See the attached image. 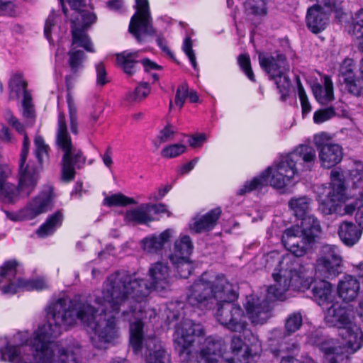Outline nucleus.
<instances>
[{"instance_id": "nucleus-6", "label": "nucleus", "mask_w": 363, "mask_h": 363, "mask_svg": "<svg viewBox=\"0 0 363 363\" xmlns=\"http://www.w3.org/2000/svg\"><path fill=\"white\" fill-rule=\"evenodd\" d=\"M309 225L305 221L300 225H292L282 234L281 243L295 257L304 256L321 233V230L317 228L318 225Z\"/></svg>"}, {"instance_id": "nucleus-5", "label": "nucleus", "mask_w": 363, "mask_h": 363, "mask_svg": "<svg viewBox=\"0 0 363 363\" xmlns=\"http://www.w3.org/2000/svg\"><path fill=\"white\" fill-rule=\"evenodd\" d=\"M57 145L63 151L61 160V178L65 182L74 180L76 169H80L85 165L86 157L82 150H74L72 138L68 133L65 114L59 112L57 116Z\"/></svg>"}, {"instance_id": "nucleus-9", "label": "nucleus", "mask_w": 363, "mask_h": 363, "mask_svg": "<svg viewBox=\"0 0 363 363\" xmlns=\"http://www.w3.org/2000/svg\"><path fill=\"white\" fill-rule=\"evenodd\" d=\"M275 284L268 286L267 298L270 301L283 300L286 292L290 289L298 291L300 273L297 270H290L288 278L283 279L279 273H273Z\"/></svg>"}, {"instance_id": "nucleus-29", "label": "nucleus", "mask_w": 363, "mask_h": 363, "mask_svg": "<svg viewBox=\"0 0 363 363\" xmlns=\"http://www.w3.org/2000/svg\"><path fill=\"white\" fill-rule=\"evenodd\" d=\"M227 350L224 340L218 335H211L206 338L204 346L201 349L202 354H206L216 362L218 357H223Z\"/></svg>"}, {"instance_id": "nucleus-1", "label": "nucleus", "mask_w": 363, "mask_h": 363, "mask_svg": "<svg viewBox=\"0 0 363 363\" xmlns=\"http://www.w3.org/2000/svg\"><path fill=\"white\" fill-rule=\"evenodd\" d=\"M107 286L104 291V300L108 303L110 313L105 325L94 326L95 336L91 337L92 345L99 350L106 349L114 345L120 336L117 325L118 319L130 322L138 304V312L143 313L149 294L146 281L135 277L128 271H117L107 278Z\"/></svg>"}, {"instance_id": "nucleus-63", "label": "nucleus", "mask_w": 363, "mask_h": 363, "mask_svg": "<svg viewBox=\"0 0 363 363\" xmlns=\"http://www.w3.org/2000/svg\"><path fill=\"white\" fill-rule=\"evenodd\" d=\"M0 12L3 16L14 18L18 16L17 6L12 1H1L0 3Z\"/></svg>"}, {"instance_id": "nucleus-62", "label": "nucleus", "mask_w": 363, "mask_h": 363, "mask_svg": "<svg viewBox=\"0 0 363 363\" xmlns=\"http://www.w3.org/2000/svg\"><path fill=\"white\" fill-rule=\"evenodd\" d=\"M250 9L255 16H266L267 14V0H250Z\"/></svg>"}, {"instance_id": "nucleus-12", "label": "nucleus", "mask_w": 363, "mask_h": 363, "mask_svg": "<svg viewBox=\"0 0 363 363\" xmlns=\"http://www.w3.org/2000/svg\"><path fill=\"white\" fill-rule=\"evenodd\" d=\"M289 157H282L277 164L274 171L269 177L270 185L277 189L284 188L298 173L297 168H294V160Z\"/></svg>"}, {"instance_id": "nucleus-55", "label": "nucleus", "mask_w": 363, "mask_h": 363, "mask_svg": "<svg viewBox=\"0 0 363 363\" xmlns=\"http://www.w3.org/2000/svg\"><path fill=\"white\" fill-rule=\"evenodd\" d=\"M8 283L1 287L3 294L14 295L21 291L24 290L23 278L8 279Z\"/></svg>"}, {"instance_id": "nucleus-43", "label": "nucleus", "mask_w": 363, "mask_h": 363, "mask_svg": "<svg viewBox=\"0 0 363 363\" xmlns=\"http://www.w3.org/2000/svg\"><path fill=\"white\" fill-rule=\"evenodd\" d=\"M176 273L182 279H187L194 270L193 263L190 258L185 257L177 259V260H170Z\"/></svg>"}, {"instance_id": "nucleus-27", "label": "nucleus", "mask_w": 363, "mask_h": 363, "mask_svg": "<svg viewBox=\"0 0 363 363\" xmlns=\"http://www.w3.org/2000/svg\"><path fill=\"white\" fill-rule=\"evenodd\" d=\"M29 149L22 148L19 161L20 186H33L37 184L38 171L36 167L26 164Z\"/></svg>"}, {"instance_id": "nucleus-54", "label": "nucleus", "mask_w": 363, "mask_h": 363, "mask_svg": "<svg viewBox=\"0 0 363 363\" xmlns=\"http://www.w3.org/2000/svg\"><path fill=\"white\" fill-rule=\"evenodd\" d=\"M238 63L240 69L252 82H256L255 76L252 69L250 57L247 53L240 54L238 57Z\"/></svg>"}, {"instance_id": "nucleus-46", "label": "nucleus", "mask_w": 363, "mask_h": 363, "mask_svg": "<svg viewBox=\"0 0 363 363\" xmlns=\"http://www.w3.org/2000/svg\"><path fill=\"white\" fill-rule=\"evenodd\" d=\"M303 324V317L300 312L290 313L285 320V330L287 335H291L298 330Z\"/></svg>"}, {"instance_id": "nucleus-13", "label": "nucleus", "mask_w": 363, "mask_h": 363, "mask_svg": "<svg viewBox=\"0 0 363 363\" xmlns=\"http://www.w3.org/2000/svg\"><path fill=\"white\" fill-rule=\"evenodd\" d=\"M261 68L268 74L269 79L280 78L289 70V65L286 56L279 51L274 55L259 56Z\"/></svg>"}, {"instance_id": "nucleus-35", "label": "nucleus", "mask_w": 363, "mask_h": 363, "mask_svg": "<svg viewBox=\"0 0 363 363\" xmlns=\"http://www.w3.org/2000/svg\"><path fill=\"white\" fill-rule=\"evenodd\" d=\"M245 311L252 323L263 324L269 312V307L266 302L255 303L253 301H247Z\"/></svg>"}, {"instance_id": "nucleus-38", "label": "nucleus", "mask_w": 363, "mask_h": 363, "mask_svg": "<svg viewBox=\"0 0 363 363\" xmlns=\"http://www.w3.org/2000/svg\"><path fill=\"white\" fill-rule=\"evenodd\" d=\"M151 215L148 211L143 208V204L138 208L126 211L125 220L127 223H135L137 224H148L150 222L158 220Z\"/></svg>"}, {"instance_id": "nucleus-50", "label": "nucleus", "mask_w": 363, "mask_h": 363, "mask_svg": "<svg viewBox=\"0 0 363 363\" xmlns=\"http://www.w3.org/2000/svg\"><path fill=\"white\" fill-rule=\"evenodd\" d=\"M330 186L328 189L338 193L346 194V186L343 175L340 171L333 169L330 172Z\"/></svg>"}, {"instance_id": "nucleus-49", "label": "nucleus", "mask_w": 363, "mask_h": 363, "mask_svg": "<svg viewBox=\"0 0 363 363\" xmlns=\"http://www.w3.org/2000/svg\"><path fill=\"white\" fill-rule=\"evenodd\" d=\"M35 155L39 165L42 166L44 161L48 160L50 147L45 144L43 137L38 136L35 138Z\"/></svg>"}, {"instance_id": "nucleus-48", "label": "nucleus", "mask_w": 363, "mask_h": 363, "mask_svg": "<svg viewBox=\"0 0 363 363\" xmlns=\"http://www.w3.org/2000/svg\"><path fill=\"white\" fill-rule=\"evenodd\" d=\"M61 21V14L59 11L56 12L55 9H52L45 20L44 25V35L45 38L50 42L52 40V28Z\"/></svg>"}, {"instance_id": "nucleus-24", "label": "nucleus", "mask_w": 363, "mask_h": 363, "mask_svg": "<svg viewBox=\"0 0 363 363\" xmlns=\"http://www.w3.org/2000/svg\"><path fill=\"white\" fill-rule=\"evenodd\" d=\"M337 234L342 242L351 247L359 241L362 229L352 221L344 220L338 225Z\"/></svg>"}, {"instance_id": "nucleus-19", "label": "nucleus", "mask_w": 363, "mask_h": 363, "mask_svg": "<svg viewBox=\"0 0 363 363\" xmlns=\"http://www.w3.org/2000/svg\"><path fill=\"white\" fill-rule=\"evenodd\" d=\"M339 335L344 340L345 347L350 353L353 354L363 345V332L360 327L352 321L339 330Z\"/></svg>"}, {"instance_id": "nucleus-61", "label": "nucleus", "mask_w": 363, "mask_h": 363, "mask_svg": "<svg viewBox=\"0 0 363 363\" xmlns=\"http://www.w3.org/2000/svg\"><path fill=\"white\" fill-rule=\"evenodd\" d=\"M182 50L188 57L191 65H192L194 69L197 67V63L196 60V55L194 51L193 50V43L191 38L190 36H186L184 39L183 45H182Z\"/></svg>"}, {"instance_id": "nucleus-20", "label": "nucleus", "mask_w": 363, "mask_h": 363, "mask_svg": "<svg viewBox=\"0 0 363 363\" xmlns=\"http://www.w3.org/2000/svg\"><path fill=\"white\" fill-rule=\"evenodd\" d=\"M347 194L327 189L325 195L319 196L318 211L325 216L337 213L347 200Z\"/></svg>"}, {"instance_id": "nucleus-25", "label": "nucleus", "mask_w": 363, "mask_h": 363, "mask_svg": "<svg viewBox=\"0 0 363 363\" xmlns=\"http://www.w3.org/2000/svg\"><path fill=\"white\" fill-rule=\"evenodd\" d=\"M145 360L146 363H170V358L161 342L155 338L146 342Z\"/></svg>"}, {"instance_id": "nucleus-60", "label": "nucleus", "mask_w": 363, "mask_h": 363, "mask_svg": "<svg viewBox=\"0 0 363 363\" xmlns=\"http://www.w3.org/2000/svg\"><path fill=\"white\" fill-rule=\"evenodd\" d=\"M314 1L315 4H320L322 6L327 8L330 12L333 11L335 13V17L340 18L343 14L342 8L337 3L336 0H310Z\"/></svg>"}, {"instance_id": "nucleus-53", "label": "nucleus", "mask_w": 363, "mask_h": 363, "mask_svg": "<svg viewBox=\"0 0 363 363\" xmlns=\"http://www.w3.org/2000/svg\"><path fill=\"white\" fill-rule=\"evenodd\" d=\"M350 178L353 188H363V162L358 161L354 163L353 167L350 170Z\"/></svg>"}, {"instance_id": "nucleus-3", "label": "nucleus", "mask_w": 363, "mask_h": 363, "mask_svg": "<svg viewBox=\"0 0 363 363\" xmlns=\"http://www.w3.org/2000/svg\"><path fill=\"white\" fill-rule=\"evenodd\" d=\"M238 298V294L225 274L203 272L189 288L186 300L193 307H199L211 298L217 300L216 320L228 330L242 333L247 323L242 308L233 303Z\"/></svg>"}, {"instance_id": "nucleus-57", "label": "nucleus", "mask_w": 363, "mask_h": 363, "mask_svg": "<svg viewBox=\"0 0 363 363\" xmlns=\"http://www.w3.org/2000/svg\"><path fill=\"white\" fill-rule=\"evenodd\" d=\"M23 284L24 290L27 291H41L47 289L48 287L45 279L43 277H38L30 279L23 278Z\"/></svg>"}, {"instance_id": "nucleus-52", "label": "nucleus", "mask_w": 363, "mask_h": 363, "mask_svg": "<svg viewBox=\"0 0 363 363\" xmlns=\"http://www.w3.org/2000/svg\"><path fill=\"white\" fill-rule=\"evenodd\" d=\"M67 103L69 111L70 130L73 134L77 135L78 133L77 111L70 93H68L67 95Z\"/></svg>"}, {"instance_id": "nucleus-26", "label": "nucleus", "mask_w": 363, "mask_h": 363, "mask_svg": "<svg viewBox=\"0 0 363 363\" xmlns=\"http://www.w3.org/2000/svg\"><path fill=\"white\" fill-rule=\"evenodd\" d=\"M36 184L33 186H20V178L18 179V184L17 186L8 182L4 184H0V201L6 204H13L19 199L21 191H25L28 196L33 191Z\"/></svg>"}, {"instance_id": "nucleus-56", "label": "nucleus", "mask_w": 363, "mask_h": 363, "mask_svg": "<svg viewBox=\"0 0 363 363\" xmlns=\"http://www.w3.org/2000/svg\"><path fill=\"white\" fill-rule=\"evenodd\" d=\"M186 150V147L184 145L175 143L164 147L161 151V155L164 158H174L184 153Z\"/></svg>"}, {"instance_id": "nucleus-32", "label": "nucleus", "mask_w": 363, "mask_h": 363, "mask_svg": "<svg viewBox=\"0 0 363 363\" xmlns=\"http://www.w3.org/2000/svg\"><path fill=\"white\" fill-rule=\"evenodd\" d=\"M170 237V229H166L159 235L153 234L145 237L142 240L143 250L149 253H157L169 242Z\"/></svg>"}, {"instance_id": "nucleus-18", "label": "nucleus", "mask_w": 363, "mask_h": 363, "mask_svg": "<svg viewBox=\"0 0 363 363\" xmlns=\"http://www.w3.org/2000/svg\"><path fill=\"white\" fill-rule=\"evenodd\" d=\"M320 167L331 169L341 162L343 158L342 146L336 143H323L317 146Z\"/></svg>"}, {"instance_id": "nucleus-64", "label": "nucleus", "mask_w": 363, "mask_h": 363, "mask_svg": "<svg viewBox=\"0 0 363 363\" xmlns=\"http://www.w3.org/2000/svg\"><path fill=\"white\" fill-rule=\"evenodd\" d=\"M174 134V126L170 122H167L166 125L159 132L157 140L160 143H164L172 139Z\"/></svg>"}, {"instance_id": "nucleus-31", "label": "nucleus", "mask_w": 363, "mask_h": 363, "mask_svg": "<svg viewBox=\"0 0 363 363\" xmlns=\"http://www.w3.org/2000/svg\"><path fill=\"white\" fill-rule=\"evenodd\" d=\"M340 74L343 83L347 91L355 96L363 95V78L361 72V79L357 78L350 67H342Z\"/></svg>"}, {"instance_id": "nucleus-45", "label": "nucleus", "mask_w": 363, "mask_h": 363, "mask_svg": "<svg viewBox=\"0 0 363 363\" xmlns=\"http://www.w3.org/2000/svg\"><path fill=\"white\" fill-rule=\"evenodd\" d=\"M350 33L359 40L358 48L363 52V9H359L353 18L352 29Z\"/></svg>"}, {"instance_id": "nucleus-4", "label": "nucleus", "mask_w": 363, "mask_h": 363, "mask_svg": "<svg viewBox=\"0 0 363 363\" xmlns=\"http://www.w3.org/2000/svg\"><path fill=\"white\" fill-rule=\"evenodd\" d=\"M315 274L323 279L307 277L300 274L298 291L311 290L314 301L324 308L335 300L333 285L325 279H332L342 270V258L339 247L334 245H325L321 247L320 256L315 267Z\"/></svg>"}, {"instance_id": "nucleus-37", "label": "nucleus", "mask_w": 363, "mask_h": 363, "mask_svg": "<svg viewBox=\"0 0 363 363\" xmlns=\"http://www.w3.org/2000/svg\"><path fill=\"white\" fill-rule=\"evenodd\" d=\"M72 13L71 14L70 21L76 18L79 21H86L90 16L97 19L96 14L89 10V6L86 3V0H67Z\"/></svg>"}, {"instance_id": "nucleus-15", "label": "nucleus", "mask_w": 363, "mask_h": 363, "mask_svg": "<svg viewBox=\"0 0 363 363\" xmlns=\"http://www.w3.org/2000/svg\"><path fill=\"white\" fill-rule=\"evenodd\" d=\"M330 13L320 4L309 6L306 14V25L309 31L318 34L325 30L330 23Z\"/></svg>"}, {"instance_id": "nucleus-51", "label": "nucleus", "mask_w": 363, "mask_h": 363, "mask_svg": "<svg viewBox=\"0 0 363 363\" xmlns=\"http://www.w3.org/2000/svg\"><path fill=\"white\" fill-rule=\"evenodd\" d=\"M270 79L275 82L277 88L281 94L280 100L286 101L290 95L291 79L289 77L284 73L282 77Z\"/></svg>"}, {"instance_id": "nucleus-2", "label": "nucleus", "mask_w": 363, "mask_h": 363, "mask_svg": "<svg viewBox=\"0 0 363 363\" xmlns=\"http://www.w3.org/2000/svg\"><path fill=\"white\" fill-rule=\"evenodd\" d=\"M98 309L86 302H79L60 297L50 303L46 308L47 323L38 327L33 337L26 341L31 350L40 354V363H67L69 353L62 347L56 356L50 347L52 338L62 333V328L67 330L79 320L84 325L93 328L96 324Z\"/></svg>"}, {"instance_id": "nucleus-11", "label": "nucleus", "mask_w": 363, "mask_h": 363, "mask_svg": "<svg viewBox=\"0 0 363 363\" xmlns=\"http://www.w3.org/2000/svg\"><path fill=\"white\" fill-rule=\"evenodd\" d=\"M97 19L90 16L86 21H79L77 18H73L70 22L72 45L83 48L86 51L94 52L92 42L87 34V29L94 24Z\"/></svg>"}, {"instance_id": "nucleus-30", "label": "nucleus", "mask_w": 363, "mask_h": 363, "mask_svg": "<svg viewBox=\"0 0 363 363\" xmlns=\"http://www.w3.org/2000/svg\"><path fill=\"white\" fill-rule=\"evenodd\" d=\"M271 173L272 167H268L258 176L253 177L251 180L246 181L238 190L237 195L244 196L253 191L262 190L264 187L267 186Z\"/></svg>"}, {"instance_id": "nucleus-41", "label": "nucleus", "mask_w": 363, "mask_h": 363, "mask_svg": "<svg viewBox=\"0 0 363 363\" xmlns=\"http://www.w3.org/2000/svg\"><path fill=\"white\" fill-rule=\"evenodd\" d=\"M151 88L148 82H140L134 91L126 93L125 99L129 103L140 102L150 94Z\"/></svg>"}, {"instance_id": "nucleus-23", "label": "nucleus", "mask_w": 363, "mask_h": 363, "mask_svg": "<svg viewBox=\"0 0 363 363\" xmlns=\"http://www.w3.org/2000/svg\"><path fill=\"white\" fill-rule=\"evenodd\" d=\"M139 51L125 50L116 54V65L128 76L134 75L139 70Z\"/></svg>"}, {"instance_id": "nucleus-28", "label": "nucleus", "mask_w": 363, "mask_h": 363, "mask_svg": "<svg viewBox=\"0 0 363 363\" xmlns=\"http://www.w3.org/2000/svg\"><path fill=\"white\" fill-rule=\"evenodd\" d=\"M294 160V168H296V163L298 160H301L303 168L306 170L311 171L316 161V152L315 149L308 145H300L294 152L290 153L284 157H289Z\"/></svg>"}, {"instance_id": "nucleus-34", "label": "nucleus", "mask_w": 363, "mask_h": 363, "mask_svg": "<svg viewBox=\"0 0 363 363\" xmlns=\"http://www.w3.org/2000/svg\"><path fill=\"white\" fill-rule=\"evenodd\" d=\"M194 250V244L189 235H183L174 242L173 252L169 255V260H177L180 257L189 258Z\"/></svg>"}, {"instance_id": "nucleus-44", "label": "nucleus", "mask_w": 363, "mask_h": 363, "mask_svg": "<svg viewBox=\"0 0 363 363\" xmlns=\"http://www.w3.org/2000/svg\"><path fill=\"white\" fill-rule=\"evenodd\" d=\"M136 203L137 202L133 198L128 197L121 193L114 194L109 196H106L103 201V204L108 207H123Z\"/></svg>"}, {"instance_id": "nucleus-22", "label": "nucleus", "mask_w": 363, "mask_h": 363, "mask_svg": "<svg viewBox=\"0 0 363 363\" xmlns=\"http://www.w3.org/2000/svg\"><path fill=\"white\" fill-rule=\"evenodd\" d=\"M360 291L359 281L352 275H345L338 282L337 292L344 302L354 301Z\"/></svg>"}, {"instance_id": "nucleus-47", "label": "nucleus", "mask_w": 363, "mask_h": 363, "mask_svg": "<svg viewBox=\"0 0 363 363\" xmlns=\"http://www.w3.org/2000/svg\"><path fill=\"white\" fill-rule=\"evenodd\" d=\"M68 65L72 73L77 74L79 69L83 67V62L86 57L81 50H69L68 52Z\"/></svg>"}, {"instance_id": "nucleus-39", "label": "nucleus", "mask_w": 363, "mask_h": 363, "mask_svg": "<svg viewBox=\"0 0 363 363\" xmlns=\"http://www.w3.org/2000/svg\"><path fill=\"white\" fill-rule=\"evenodd\" d=\"M169 271L168 266L162 262H158L152 264L149 270L152 286L155 288L160 283H166Z\"/></svg>"}, {"instance_id": "nucleus-17", "label": "nucleus", "mask_w": 363, "mask_h": 363, "mask_svg": "<svg viewBox=\"0 0 363 363\" xmlns=\"http://www.w3.org/2000/svg\"><path fill=\"white\" fill-rule=\"evenodd\" d=\"M312 199L306 196L292 197L289 201V207L293 211L295 216L301 220V224L306 221L310 225H318V230H322L320 221L311 214Z\"/></svg>"}, {"instance_id": "nucleus-33", "label": "nucleus", "mask_w": 363, "mask_h": 363, "mask_svg": "<svg viewBox=\"0 0 363 363\" xmlns=\"http://www.w3.org/2000/svg\"><path fill=\"white\" fill-rule=\"evenodd\" d=\"M323 86L320 83H315L312 86V91L316 101L324 104L334 100L333 83L329 75H325Z\"/></svg>"}, {"instance_id": "nucleus-7", "label": "nucleus", "mask_w": 363, "mask_h": 363, "mask_svg": "<svg viewBox=\"0 0 363 363\" xmlns=\"http://www.w3.org/2000/svg\"><path fill=\"white\" fill-rule=\"evenodd\" d=\"M136 12L132 16L128 30L140 43L143 42L142 30L144 33L152 35L155 30L151 23L150 4L148 0H135Z\"/></svg>"}, {"instance_id": "nucleus-16", "label": "nucleus", "mask_w": 363, "mask_h": 363, "mask_svg": "<svg viewBox=\"0 0 363 363\" xmlns=\"http://www.w3.org/2000/svg\"><path fill=\"white\" fill-rule=\"evenodd\" d=\"M222 214L220 207L211 209L201 216H196L189 223V230L192 234H200L213 230L218 223Z\"/></svg>"}, {"instance_id": "nucleus-8", "label": "nucleus", "mask_w": 363, "mask_h": 363, "mask_svg": "<svg viewBox=\"0 0 363 363\" xmlns=\"http://www.w3.org/2000/svg\"><path fill=\"white\" fill-rule=\"evenodd\" d=\"M311 341L323 353V363H350L351 353L334 339L312 336Z\"/></svg>"}, {"instance_id": "nucleus-36", "label": "nucleus", "mask_w": 363, "mask_h": 363, "mask_svg": "<svg viewBox=\"0 0 363 363\" xmlns=\"http://www.w3.org/2000/svg\"><path fill=\"white\" fill-rule=\"evenodd\" d=\"M52 197L50 194H43L34 197L28 203V208L32 216L35 217L45 213L50 208Z\"/></svg>"}, {"instance_id": "nucleus-10", "label": "nucleus", "mask_w": 363, "mask_h": 363, "mask_svg": "<svg viewBox=\"0 0 363 363\" xmlns=\"http://www.w3.org/2000/svg\"><path fill=\"white\" fill-rule=\"evenodd\" d=\"M177 333L174 347L177 353H182L191 349L196 337L204 335V328L201 323L186 319L182 323L180 332L177 331Z\"/></svg>"}, {"instance_id": "nucleus-14", "label": "nucleus", "mask_w": 363, "mask_h": 363, "mask_svg": "<svg viewBox=\"0 0 363 363\" xmlns=\"http://www.w3.org/2000/svg\"><path fill=\"white\" fill-rule=\"evenodd\" d=\"M324 308H325L324 321L329 328H337L340 330L352 321L351 311L339 302L333 301Z\"/></svg>"}, {"instance_id": "nucleus-40", "label": "nucleus", "mask_w": 363, "mask_h": 363, "mask_svg": "<svg viewBox=\"0 0 363 363\" xmlns=\"http://www.w3.org/2000/svg\"><path fill=\"white\" fill-rule=\"evenodd\" d=\"M1 359L9 363H20L21 362V346L12 345L9 343L1 348Z\"/></svg>"}, {"instance_id": "nucleus-21", "label": "nucleus", "mask_w": 363, "mask_h": 363, "mask_svg": "<svg viewBox=\"0 0 363 363\" xmlns=\"http://www.w3.org/2000/svg\"><path fill=\"white\" fill-rule=\"evenodd\" d=\"M138 308V304H137ZM145 313H139L138 308L135 311L134 317L135 321L128 322L130 323V339L129 344L134 354H137L142 351L144 342V322L142 320V315Z\"/></svg>"}, {"instance_id": "nucleus-42", "label": "nucleus", "mask_w": 363, "mask_h": 363, "mask_svg": "<svg viewBox=\"0 0 363 363\" xmlns=\"http://www.w3.org/2000/svg\"><path fill=\"white\" fill-rule=\"evenodd\" d=\"M180 361L185 363H218L206 354H202V351L193 353L191 350L183 351L182 353H178Z\"/></svg>"}, {"instance_id": "nucleus-59", "label": "nucleus", "mask_w": 363, "mask_h": 363, "mask_svg": "<svg viewBox=\"0 0 363 363\" xmlns=\"http://www.w3.org/2000/svg\"><path fill=\"white\" fill-rule=\"evenodd\" d=\"M188 89L189 85L186 82H184L177 86L175 94L174 104L179 107V109L183 108L185 101L188 96Z\"/></svg>"}, {"instance_id": "nucleus-58", "label": "nucleus", "mask_w": 363, "mask_h": 363, "mask_svg": "<svg viewBox=\"0 0 363 363\" xmlns=\"http://www.w3.org/2000/svg\"><path fill=\"white\" fill-rule=\"evenodd\" d=\"M335 115L336 112L333 106L320 108L314 112L313 121L316 124H320L331 119Z\"/></svg>"}]
</instances>
